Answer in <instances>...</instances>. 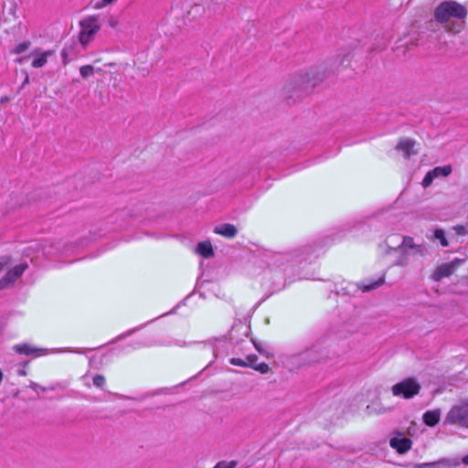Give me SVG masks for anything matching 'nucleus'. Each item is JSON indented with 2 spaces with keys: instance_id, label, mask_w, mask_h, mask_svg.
Wrapping results in <instances>:
<instances>
[{
  "instance_id": "nucleus-21",
  "label": "nucleus",
  "mask_w": 468,
  "mask_h": 468,
  "mask_svg": "<svg viewBox=\"0 0 468 468\" xmlns=\"http://www.w3.org/2000/svg\"><path fill=\"white\" fill-rule=\"evenodd\" d=\"M152 344L150 343H146V342H142L140 340H135V341H131L129 343H127L122 348V350L123 352H130L132 350H135V349H139V348H142V347H144V346H151Z\"/></svg>"
},
{
  "instance_id": "nucleus-19",
  "label": "nucleus",
  "mask_w": 468,
  "mask_h": 468,
  "mask_svg": "<svg viewBox=\"0 0 468 468\" xmlns=\"http://www.w3.org/2000/svg\"><path fill=\"white\" fill-rule=\"evenodd\" d=\"M227 342L225 339H217L214 344L208 345V348L211 350L215 357H218L227 350Z\"/></svg>"
},
{
  "instance_id": "nucleus-4",
  "label": "nucleus",
  "mask_w": 468,
  "mask_h": 468,
  "mask_svg": "<svg viewBox=\"0 0 468 468\" xmlns=\"http://www.w3.org/2000/svg\"><path fill=\"white\" fill-rule=\"evenodd\" d=\"M324 359V355L319 345H314L305 348L303 351L298 352L291 356L292 364H298V367L311 365L320 362Z\"/></svg>"
},
{
  "instance_id": "nucleus-40",
  "label": "nucleus",
  "mask_w": 468,
  "mask_h": 468,
  "mask_svg": "<svg viewBox=\"0 0 468 468\" xmlns=\"http://www.w3.org/2000/svg\"><path fill=\"white\" fill-rule=\"evenodd\" d=\"M18 374H19L20 376H25V375H26V371H25V370H23V369H20V370L18 371Z\"/></svg>"
},
{
  "instance_id": "nucleus-5",
  "label": "nucleus",
  "mask_w": 468,
  "mask_h": 468,
  "mask_svg": "<svg viewBox=\"0 0 468 468\" xmlns=\"http://www.w3.org/2000/svg\"><path fill=\"white\" fill-rule=\"evenodd\" d=\"M80 42L82 46H86L94 38V36L101 28L99 16H90L85 17L80 22Z\"/></svg>"
},
{
  "instance_id": "nucleus-7",
  "label": "nucleus",
  "mask_w": 468,
  "mask_h": 468,
  "mask_svg": "<svg viewBox=\"0 0 468 468\" xmlns=\"http://www.w3.org/2000/svg\"><path fill=\"white\" fill-rule=\"evenodd\" d=\"M420 390V385L415 378H406L392 387L394 396L403 399H411Z\"/></svg>"
},
{
  "instance_id": "nucleus-35",
  "label": "nucleus",
  "mask_w": 468,
  "mask_h": 468,
  "mask_svg": "<svg viewBox=\"0 0 468 468\" xmlns=\"http://www.w3.org/2000/svg\"><path fill=\"white\" fill-rule=\"evenodd\" d=\"M30 388H31L33 390L37 391V392H38V391H42V392H44V391H46V390L48 389V388H44V387H41L40 385H38V384H37V383H35V382H32V383H31Z\"/></svg>"
},
{
  "instance_id": "nucleus-38",
  "label": "nucleus",
  "mask_w": 468,
  "mask_h": 468,
  "mask_svg": "<svg viewBox=\"0 0 468 468\" xmlns=\"http://www.w3.org/2000/svg\"><path fill=\"white\" fill-rule=\"evenodd\" d=\"M463 463L468 465V454L463 458Z\"/></svg>"
},
{
  "instance_id": "nucleus-24",
  "label": "nucleus",
  "mask_w": 468,
  "mask_h": 468,
  "mask_svg": "<svg viewBox=\"0 0 468 468\" xmlns=\"http://www.w3.org/2000/svg\"><path fill=\"white\" fill-rule=\"evenodd\" d=\"M432 238L434 239H437L439 240L440 244L442 246V247H448L449 246V241L445 236V232L443 231V229H436L434 231H433V236Z\"/></svg>"
},
{
  "instance_id": "nucleus-41",
  "label": "nucleus",
  "mask_w": 468,
  "mask_h": 468,
  "mask_svg": "<svg viewBox=\"0 0 468 468\" xmlns=\"http://www.w3.org/2000/svg\"><path fill=\"white\" fill-rule=\"evenodd\" d=\"M28 83V76H26L25 80L23 82V86Z\"/></svg>"
},
{
  "instance_id": "nucleus-10",
  "label": "nucleus",
  "mask_w": 468,
  "mask_h": 468,
  "mask_svg": "<svg viewBox=\"0 0 468 468\" xmlns=\"http://www.w3.org/2000/svg\"><path fill=\"white\" fill-rule=\"evenodd\" d=\"M395 249L411 251L414 252V254L419 255L420 257H425L427 253L426 246L424 244H416L414 242L413 238L410 236H404L402 238L401 243Z\"/></svg>"
},
{
  "instance_id": "nucleus-28",
  "label": "nucleus",
  "mask_w": 468,
  "mask_h": 468,
  "mask_svg": "<svg viewBox=\"0 0 468 468\" xmlns=\"http://www.w3.org/2000/svg\"><path fill=\"white\" fill-rule=\"evenodd\" d=\"M238 463L236 461H221L216 464L214 468H235Z\"/></svg>"
},
{
  "instance_id": "nucleus-27",
  "label": "nucleus",
  "mask_w": 468,
  "mask_h": 468,
  "mask_svg": "<svg viewBox=\"0 0 468 468\" xmlns=\"http://www.w3.org/2000/svg\"><path fill=\"white\" fill-rule=\"evenodd\" d=\"M93 72H94V69L90 65H85V66L80 67V73L81 77L84 79L91 76L93 74Z\"/></svg>"
},
{
  "instance_id": "nucleus-22",
  "label": "nucleus",
  "mask_w": 468,
  "mask_h": 468,
  "mask_svg": "<svg viewBox=\"0 0 468 468\" xmlns=\"http://www.w3.org/2000/svg\"><path fill=\"white\" fill-rule=\"evenodd\" d=\"M452 462L449 459L443 458L432 463H424L420 465V468H438L440 466H451Z\"/></svg>"
},
{
  "instance_id": "nucleus-11",
  "label": "nucleus",
  "mask_w": 468,
  "mask_h": 468,
  "mask_svg": "<svg viewBox=\"0 0 468 468\" xmlns=\"http://www.w3.org/2000/svg\"><path fill=\"white\" fill-rule=\"evenodd\" d=\"M389 444L399 453L403 454L411 448L412 441L407 437H394L390 439Z\"/></svg>"
},
{
  "instance_id": "nucleus-1",
  "label": "nucleus",
  "mask_w": 468,
  "mask_h": 468,
  "mask_svg": "<svg viewBox=\"0 0 468 468\" xmlns=\"http://www.w3.org/2000/svg\"><path fill=\"white\" fill-rule=\"evenodd\" d=\"M310 250L311 246L287 252L264 250L260 258V261L266 264L268 269L264 271V275L268 276L271 274L277 280H285L291 269L298 264L312 260Z\"/></svg>"
},
{
  "instance_id": "nucleus-6",
  "label": "nucleus",
  "mask_w": 468,
  "mask_h": 468,
  "mask_svg": "<svg viewBox=\"0 0 468 468\" xmlns=\"http://www.w3.org/2000/svg\"><path fill=\"white\" fill-rule=\"evenodd\" d=\"M445 423L468 428V400L455 404L447 413Z\"/></svg>"
},
{
  "instance_id": "nucleus-18",
  "label": "nucleus",
  "mask_w": 468,
  "mask_h": 468,
  "mask_svg": "<svg viewBox=\"0 0 468 468\" xmlns=\"http://www.w3.org/2000/svg\"><path fill=\"white\" fill-rule=\"evenodd\" d=\"M196 251L205 259H209L214 255L212 245L210 241L207 240L199 242L196 248Z\"/></svg>"
},
{
  "instance_id": "nucleus-8",
  "label": "nucleus",
  "mask_w": 468,
  "mask_h": 468,
  "mask_svg": "<svg viewBox=\"0 0 468 468\" xmlns=\"http://www.w3.org/2000/svg\"><path fill=\"white\" fill-rule=\"evenodd\" d=\"M464 261V259L455 258L448 263L438 266L431 274V279L440 282L441 279L451 276Z\"/></svg>"
},
{
  "instance_id": "nucleus-15",
  "label": "nucleus",
  "mask_w": 468,
  "mask_h": 468,
  "mask_svg": "<svg viewBox=\"0 0 468 468\" xmlns=\"http://www.w3.org/2000/svg\"><path fill=\"white\" fill-rule=\"evenodd\" d=\"M14 350L21 355L29 356L32 354H37L38 356L45 355V349H38L29 344H19L14 346Z\"/></svg>"
},
{
  "instance_id": "nucleus-23",
  "label": "nucleus",
  "mask_w": 468,
  "mask_h": 468,
  "mask_svg": "<svg viewBox=\"0 0 468 468\" xmlns=\"http://www.w3.org/2000/svg\"><path fill=\"white\" fill-rule=\"evenodd\" d=\"M247 359L250 361V367H253L255 370L265 374L269 371V366L266 363H260L256 366H253V362L256 361L257 356H249Z\"/></svg>"
},
{
  "instance_id": "nucleus-12",
  "label": "nucleus",
  "mask_w": 468,
  "mask_h": 468,
  "mask_svg": "<svg viewBox=\"0 0 468 468\" xmlns=\"http://www.w3.org/2000/svg\"><path fill=\"white\" fill-rule=\"evenodd\" d=\"M415 141L410 138L401 139L396 146L399 152H401L405 158H410L411 155L416 154L414 150Z\"/></svg>"
},
{
  "instance_id": "nucleus-3",
  "label": "nucleus",
  "mask_w": 468,
  "mask_h": 468,
  "mask_svg": "<svg viewBox=\"0 0 468 468\" xmlns=\"http://www.w3.org/2000/svg\"><path fill=\"white\" fill-rule=\"evenodd\" d=\"M391 250V248L389 249ZM395 252L398 253L396 259L394 260L392 265L399 266L403 268H409L410 271H421L423 268V258L420 257L414 252L406 251L402 250L392 249Z\"/></svg>"
},
{
  "instance_id": "nucleus-29",
  "label": "nucleus",
  "mask_w": 468,
  "mask_h": 468,
  "mask_svg": "<svg viewBox=\"0 0 468 468\" xmlns=\"http://www.w3.org/2000/svg\"><path fill=\"white\" fill-rule=\"evenodd\" d=\"M436 178L434 176V175L430 171L427 173V175L424 176L423 180H422V185L424 187H427L429 186L430 185H431L433 179Z\"/></svg>"
},
{
  "instance_id": "nucleus-42",
  "label": "nucleus",
  "mask_w": 468,
  "mask_h": 468,
  "mask_svg": "<svg viewBox=\"0 0 468 468\" xmlns=\"http://www.w3.org/2000/svg\"><path fill=\"white\" fill-rule=\"evenodd\" d=\"M8 100L7 97H3L1 98V102L4 103L5 101H6Z\"/></svg>"
},
{
  "instance_id": "nucleus-32",
  "label": "nucleus",
  "mask_w": 468,
  "mask_h": 468,
  "mask_svg": "<svg viewBox=\"0 0 468 468\" xmlns=\"http://www.w3.org/2000/svg\"><path fill=\"white\" fill-rule=\"evenodd\" d=\"M54 352H58V353L69 352V353H76V354H83V351L81 349H78V348L73 349V348H69V347L56 349Z\"/></svg>"
},
{
  "instance_id": "nucleus-36",
  "label": "nucleus",
  "mask_w": 468,
  "mask_h": 468,
  "mask_svg": "<svg viewBox=\"0 0 468 468\" xmlns=\"http://www.w3.org/2000/svg\"><path fill=\"white\" fill-rule=\"evenodd\" d=\"M113 0H101V4H97L96 6L97 7H103L109 4H111Z\"/></svg>"
},
{
  "instance_id": "nucleus-37",
  "label": "nucleus",
  "mask_w": 468,
  "mask_h": 468,
  "mask_svg": "<svg viewBox=\"0 0 468 468\" xmlns=\"http://www.w3.org/2000/svg\"><path fill=\"white\" fill-rule=\"evenodd\" d=\"M27 57L19 58H16L15 61H16V63L21 64V63H23V62L25 61V59H27Z\"/></svg>"
},
{
  "instance_id": "nucleus-9",
  "label": "nucleus",
  "mask_w": 468,
  "mask_h": 468,
  "mask_svg": "<svg viewBox=\"0 0 468 468\" xmlns=\"http://www.w3.org/2000/svg\"><path fill=\"white\" fill-rule=\"evenodd\" d=\"M27 263H20L8 271L5 275L0 279V290H4L11 286L27 269Z\"/></svg>"
},
{
  "instance_id": "nucleus-30",
  "label": "nucleus",
  "mask_w": 468,
  "mask_h": 468,
  "mask_svg": "<svg viewBox=\"0 0 468 468\" xmlns=\"http://www.w3.org/2000/svg\"><path fill=\"white\" fill-rule=\"evenodd\" d=\"M241 330L247 331V328L244 325H242V324L232 327V329L229 332V340L231 342H234V334L236 332H239ZM244 334H246V332H244Z\"/></svg>"
},
{
  "instance_id": "nucleus-16",
  "label": "nucleus",
  "mask_w": 468,
  "mask_h": 468,
  "mask_svg": "<svg viewBox=\"0 0 468 468\" xmlns=\"http://www.w3.org/2000/svg\"><path fill=\"white\" fill-rule=\"evenodd\" d=\"M383 282H384V278H379L378 281H376L374 282L363 284L361 288H359L355 283H348L347 287L346 288L347 290L346 293H350L351 292H356L359 289H361L362 292H368V291L378 288Z\"/></svg>"
},
{
  "instance_id": "nucleus-14",
  "label": "nucleus",
  "mask_w": 468,
  "mask_h": 468,
  "mask_svg": "<svg viewBox=\"0 0 468 468\" xmlns=\"http://www.w3.org/2000/svg\"><path fill=\"white\" fill-rule=\"evenodd\" d=\"M214 232L227 239L234 238L238 232L237 228L229 223L219 224L214 228Z\"/></svg>"
},
{
  "instance_id": "nucleus-31",
  "label": "nucleus",
  "mask_w": 468,
  "mask_h": 468,
  "mask_svg": "<svg viewBox=\"0 0 468 468\" xmlns=\"http://www.w3.org/2000/svg\"><path fill=\"white\" fill-rule=\"evenodd\" d=\"M93 385L98 387V388H102L103 385L105 384V378L103 376L101 375H96L94 378H93Z\"/></svg>"
},
{
  "instance_id": "nucleus-17",
  "label": "nucleus",
  "mask_w": 468,
  "mask_h": 468,
  "mask_svg": "<svg viewBox=\"0 0 468 468\" xmlns=\"http://www.w3.org/2000/svg\"><path fill=\"white\" fill-rule=\"evenodd\" d=\"M422 419H423V422L427 426L434 427L440 421V419H441V410L436 409V410H427L423 414Z\"/></svg>"
},
{
  "instance_id": "nucleus-26",
  "label": "nucleus",
  "mask_w": 468,
  "mask_h": 468,
  "mask_svg": "<svg viewBox=\"0 0 468 468\" xmlns=\"http://www.w3.org/2000/svg\"><path fill=\"white\" fill-rule=\"evenodd\" d=\"M30 45L31 43L29 41L21 42L12 49L11 53L22 54L29 48Z\"/></svg>"
},
{
  "instance_id": "nucleus-39",
  "label": "nucleus",
  "mask_w": 468,
  "mask_h": 468,
  "mask_svg": "<svg viewBox=\"0 0 468 468\" xmlns=\"http://www.w3.org/2000/svg\"><path fill=\"white\" fill-rule=\"evenodd\" d=\"M253 344H254V346H255L256 349H257L260 353H261V352H262V350H261V348L260 347V346H259L258 344H256L255 342H253Z\"/></svg>"
},
{
  "instance_id": "nucleus-2",
  "label": "nucleus",
  "mask_w": 468,
  "mask_h": 468,
  "mask_svg": "<svg viewBox=\"0 0 468 468\" xmlns=\"http://www.w3.org/2000/svg\"><path fill=\"white\" fill-rule=\"evenodd\" d=\"M435 18L440 23H445L451 17L463 19L467 16V9L463 5L455 1H446L441 3L435 10Z\"/></svg>"
},
{
  "instance_id": "nucleus-25",
  "label": "nucleus",
  "mask_w": 468,
  "mask_h": 468,
  "mask_svg": "<svg viewBox=\"0 0 468 468\" xmlns=\"http://www.w3.org/2000/svg\"><path fill=\"white\" fill-rule=\"evenodd\" d=\"M431 172L434 175L435 177L447 176L451 174L452 167L450 165L437 166Z\"/></svg>"
},
{
  "instance_id": "nucleus-34",
  "label": "nucleus",
  "mask_w": 468,
  "mask_h": 468,
  "mask_svg": "<svg viewBox=\"0 0 468 468\" xmlns=\"http://www.w3.org/2000/svg\"><path fill=\"white\" fill-rule=\"evenodd\" d=\"M453 229L458 236H464L466 234V229L463 226H455Z\"/></svg>"
},
{
  "instance_id": "nucleus-20",
  "label": "nucleus",
  "mask_w": 468,
  "mask_h": 468,
  "mask_svg": "<svg viewBox=\"0 0 468 468\" xmlns=\"http://www.w3.org/2000/svg\"><path fill=\"white\" fill-rule=\"evenodd\" d=\"M368 218H369V217H362L359 218L350 219L342 226L340 231L341 232L351 231L353 229H356L360 225L364 224V220L368 219Z\"/></svg>"
},
{
  "instance_id": "nucleus-33",
  "label": "nucleus",
  "mask_w": 468,
  "mask_h": 468,
  "mask_svg": "<svg viewBox=\"0 0 468 468\" xmlns=\"http://www.w3.org/2000/svg\"><path fill=\"white\" fill-rule=\"evenodd\" d=\"M230 363L234 366H242V367H250V362L249 363H245L242 359L240 358H231L230 359Z\"/></svg>"
},
{
  "instance_id": "nucleus-13",
  "label": "nucleus",
  "mask_w": 468,
  "mask_h": 468,
  "mask_svg": "<svg viewBox=\"0 0 468 468\" xmlns=\"http://www.w3.org/2000/svg\"><path fill=\"white\" fill-rule=\"evenodd\" d=\"M32 54L37 55L36 58L32 61V67L38 69V68L44 67L47 64L48 58L54 54V51H52V50L41 51L39 48H37L33 51Z\"/></svg>"
}]
</instances>
